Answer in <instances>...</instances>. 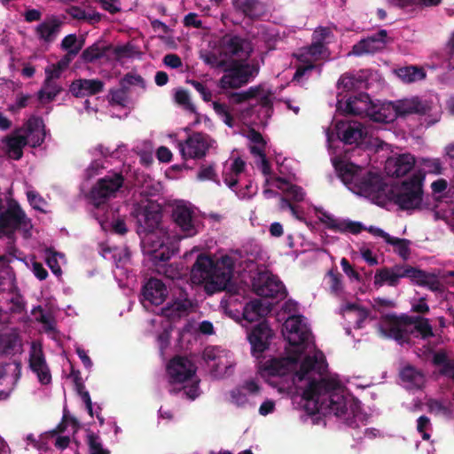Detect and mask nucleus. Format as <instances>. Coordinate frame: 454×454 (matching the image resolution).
Segmentation results:
<instances>
[{"instance_id":"nucleus-50","label":"nucleus","mask_w":454,"mask_h":454,"mask_svg":"<svg viewBox=\"0 0 454 454\" xmlns=\"http://www.w3.org/2000/svg\"><path fill=\"white\" fill-rule=\"evenodd\" d=\"M197 177L200 181L210 180L217 184H220V181L215 171V163H211L209 165H201L197 174Z\"/></svg>"},{"instance_id":"nucleus-43","label":"nucleus","mask_w":454,"mask_h":454,"mask_svg":"<svg viewBox=\"0 0 454 454\" xmlns=\"http://www.w3.org/2000/svg\"><path fill=\"white\" fill-rule=\"evenodd\" d=\"M391 4L401 9L413 7H433L442 3V0H390Z\"/></svg>"},{"instance_id":"nucleus-28","label":"nucleus","mask_w":454,"mask_h":454,"mask_svg":"<svg viewBox=\"0 0 454 454\" xmlns=\"http://www.w3.org/2000/svg\"><path fill=\"white\" fill-rule=\"evenodd\" d=\"M105 83L99 79H77L72 82L69 91L75 98L97 95L103 91Z\"/></svg>"},{"instance_id":"nucleus-38","label":"nucleus","mask_w":454,"mask_h":454,"mask_svg":"<svg viewBox=\"0 0 454 454\" xmlns=\"http://www.w3.org/2000/svg\"><path fill=\"white\" fill-rule=\"evenodd\" d=\"M270 310L269 306H265L260 300L254 299L244 306L242 316L245 320L252 323L266 316Z\"/></svg>"},{"instance_id":"nucleus-3","label":"nucleus","mask_w":454,"mask_h":454,"mask_svg":"<svg viewBox=\"0 0 454 454\" xmlns=\"http://www.w3.org/2000/svg\"><path fill=\"white\" fill-rule=\"evenodd\" d=\"M425 174L419 170L410 177L388 186L385 198L402 211H418L425 207L424 204Z\"/></svg>"},{"instance_id":"nucleus-45","label":"nucleus","mask_w":454,"mask_h":454,"mask_svg":"<svg viewBox=\"0 0 454 454\" xmlns=\"http://www.w3.org/2000/svg\"><path fill=\"white\" fill-rule=\"evenodd\" d=\"M84 44V40L78 42L75 34H70L65 36L61 42V48L67 51L69 55L76 56L82 50Z\"/></svg>"},{"instance_id":"nucleus-13","label":"nucleus","mask_w":454,"mask_h":454,"mask_svg":"<svg viewBox=\"0 0 454 454\" xmlns=\"http://www.w3.org/2000/svg\"><path fill=\"white\" fill-rule=\"evenodd\" d=\"M218 51L224 58L235 59L234 57H237L246 60L250 57L252 47L247 39L237 35L226 34L219 42Z\"/></svg>"},{"instance_id":"nucleus-57","label":"nucleus","mask_w":454,"mask_h":454,"mask_svg":"<svg viewBox=\"0 0 454 454\" xmlns=\"http://www.w3.org/2000/svg\"><path fill=\"white\" fill-rule=\"evenodd\" d=\"M43 126V128L44 127L43 125V121L41 117H37V116H31L25 123H24V126H23V129L25 130L26 132V135L25 136H27V137L32 135V134H35V131L41 127Z\"/></svg>"},{"instance_id":"nucleus-29","label":"nucleus","mask_w":454,"mask_h":454,"mask_svg":"<svg viewBox=\"0 0 454 454\" xmlns=\"http://www.w3.org/2000/svg\"><path fill=\"white\" fill-rule=\"evenodd\" d=\"M394 104L396 117H404L410 114L425 115L431 110L427 102L423 101L419 98L399 100Z\"/></svg>"},{"instance_id":"nucleus-61","label":"nucleus","mask_w":454,"mask_h":454,"mask_svg":"<svg viewBox=\"0 0 454 454\" xmlns=\"http://www.w3.org/2000/svg\"><path fill=\"white\" fill-rule=\"evenodd\" d=\"M67 13L77 20H91L93 18L79 6H71L67 9Z\"/></svg>"},{"instance_id":"nucleus-58","label":"nucleus","mask_w":454,"mask_h":454,"mask_svg":"<svg viewBox=\"0 0 454 454\" xmlns=\"http://www.w3.org/2000/svg\"><path fill=\"white\" fill-rule=\"evenodd\" d=\"M108 97V101L111 105L125 106L126 103L128 102V97L125 95V92H123L122 90L111 89Z\"/></svg>"},{"instance_id":"nucleus-33","label":"nucleus","mask_w":454,"mask_h":454,"mask_svg":"<svg viewBox=\"0 0 454 454\" xmlns=\"http://www.w3.org/2000/svg\"><path fill=\"white\" fill-rule=\"evenodd\" d=\"M333 166L338 176L346 184L354 186L356 179L358 178L361 174L363 168L352 163L343 160H338L333 162Z\"/></svg>"},{"instance_id":"nucleus-23","label":"nucleus","mask_w":454,"mask_h":454,"mask_svg":"<svg viewBox=\"0 0 454 454\" xmlns=\"http://www.w3.org/2000/svg\"><path fill=\"white\" fill-rule=\"evenodd\" d=\"M284 327L288 333V342L290 345L298 347L305 344L309 338V331L306 325L302 324L301 316H291L285 324Z\"/></svg>"},{"instance_id":"nucleus-9","label":"nucleus","mask_w":454,"mask_h":454,"mask_svg":"<svg viewBox=\"0 0 454 454\" xmlns=\"http://www.w3.org/2000/svg\"><path fill=\"white\" fill-rule=\"evenodd\" d=\"M327 407L329 411L336 417L343 418L346 423L354 427L356 419L361 417V403L358 399L337 393H332L329 395Z\"/></svg>"},{"instance_id":"nucleus-44","label":"nucleus","mask_w":454,"mask_h":454,"mask_svg":"<svg viewBox=\"0 0 454 454\" xmlns=\"http://www.w3.org/2000/svg\"><path fill=\"white\" fill-rule=\"evenodd\" d=\"M420 165L423 168V171L421 172L425 175H442L444 170L442 162L438 158H421Z\"/></svg>"},{"instance_id":"nucleus-37","label":"nucleus","mask_w":454,"mask_h":454,"mask_svg":"<svg viewBox=\"0 0 454 454\" xmlns=\"http://www.w3.org/2000/svg\"><path fill=\"white\" fill-rule=\"evenodd\" d=\"M411 280L420 286H427L431 291H441L442 285L434 274L412 267Z\"/></svg>"},{"instance_id":"nucleus-10","label":"nucleus","mask_w":454,"mask_h":454,"mask_svg":"<svg viewBox=\"0 0 454 454\" xmlns=\"http://www.w3.org/2000/svg\"><path fill=\"white\" fill-rule=\"evenodd\" d=\"M253 291L255 294L265 298L283 300L287 292L282 281L269 271H260L253 278Z\"/></svg>"},{"instance_id":"nucleus-25","label":"nucleus","mask_w":454,"mask_h":454,"mask_svg":"<svg viewBox=\"0 0 454 454\" xmlns=\"http://www.w3.org/2000/svg\"><path fill=\"white\" fill-rule=\"evenodd\" d=\"M172 218L185 236L192 237L197 233L194 224V212L190 207L184 204H177L173 208Z\"/></svg>"},{"instance_id":"nucleus-17","label":"nucleus","mask_w":454,"mask_h":454,"mask_svg":"<svg viewBox=\"0 0 454 454\" xmlns=\"http://www.w3.org/2000/svg\"><path fill=\"white\" fill-rule=\"evenodd\" d=\"M373 103L369 94L360 92L349 97L343 104L341 101H338V109L345 114L369 118L371 111L373 109Z\"/></svg>"},{"instance_id":"nucleus-51","label":"nucleus","mask_w":454,"mask_h":454,"mask_svg":"<svg viewBox=\"0 0 454 454\" xmlns=\"http://www.w3.org/2000/svg\"><path fill=\"white\" fill-rule=\"evenodd\" d=\"M87 443L90 454H110L108 450H105L99 442V437L95 433L90 432L87 435Z\"/></svg>"},{"instance_id":"nucleus-59","label":"nucleus","mask_w":454,"mask_h":454,"mask_svg":"<svg viewBox=\"0 0 454 454\" xmlns=\"http://www.w3.org/2000/svg\"><path fill=\"white\" fill-rule=\"evenodd\" d=\"M186 82L191 84L200 94L205 102L212 100V92L203 82L196 80H187Z\"/></svg>"},{"instance_id":"nucleus-12","label":"nucleus","mask_w":454,"mask_h":454,"mask_svg":"<svg viewBox=\"0 0 454 454\" xmlns=\"http://www.w3.org/2000/svg\"><path fill=\"white\" fill-rule=\"evenodd\" d=\"M356 183L350 189L362 196L379 199L385 196V191L388 186L383 182L381 176L372 171L363 169Z\"/></svg>"},{"instance_id":"nucleus-52","label":"nucleus","mask_w":454,"mask_h":454,"mask_svg":"<svg viewBox=\"0 0 454 454\" xmlns=\"http://www.w3.org/2000/svg\"><path fill=\"white\" fill-rule=\"evenodd\" d=\"M175 100L186 110L192 113L196 112L195 106L191 102L190 95L187 90L184 89L177 90L175 93Z\"/></svg>"},{"instance_id":"nucleus-53","label":"nucleus","mask_w":454,"mask_h":454,"mask_svg":"<svg viewBox=\"0 0 454 454\" xmlns=\"http://www.w3.org/2000/svg\"><path fill=\"white\" fill-rule=\"evenodd\" d=\"M1 237H5L8 239L4 254H7L12 261L13 259L22 260V253L16 247V235L12 234V237L10 235H1Z\"/></svg>"},{"instance_id":"nucleus-39","label":"nucleus","mask_w":454,"mask_h":454,"mask_svg":"<svg viewBox=\"0 0 454 454\" xmlns=\"http://www.w3.org/2000/svg\"><path fill=\"white\" fill-rule=\"evenodd\" d=\"M112 48L111 44H105L103 42L98 41L83 50L81 59L85 63H93L102 59Z\"/></svg>"},{"instance_id":"nucleus-16","label":"nucleus","mask_w":454,"mask_h":454,"mask_svg":"<svg viewBox=\"0 0 454 454\" xmlns=\"http://www.w3.org/2000/svg\"><path fill=\"white\" fill-rule=\"evenodd\" d=\"M392 42L388 36L387 31L380 29L377 33L361 39L353 45L351 54L355 56H363L364 54H373L382 51L386 46Z\"/></svg>"},{"instance_id":"nucleus-40","label":"nucleus","mask_w":454,"mask_h":454,"mask_svg":"<svg viewBox=\"0 0 454 454\" xmlns=\"http://www.w3.org/2000/svg\"><path fill=\"white\" fill-rule=\"evenodd\" d=\"M365 81L361 75L345 73L338 80L337 87L339 90H342L343 91H350L361 89Z\"/></svg>"},{"instance_id":"nucleus-5","label":"nucleus","mask_w":454,"mask_h":454,"mask_svg":"<svg viewBox=\"0 0 454 454\" xmlns=\"http://www.w3.org/2000/svg\"><path fill=\"white\" fill-rule=\"evenodd\" d=\"M160 232V235L158 238H156V235L151 234L144 239L143 243L147 247V253L150 254L156 271L164 274L168 278H174V276L168 274L171 265H168V262L171 258L172 252L166 246V242L168 241L169 236L166 231Z\"/></svg>"},{"instance_id":"nucleus-54","label":"nucleus","mask_w":454,"mask_h":454,"mask_svg":"<svg viewBox=\"0 0 454 454\" xmlns=\"http://www.w3.org/2000/svg\"><path fill=\"white\" fill-rule=\"evenodd\" d=\"M333 36V35L329 27H319L313 32L312 41L327 46V44L330 43L329 39Z\"/></svg>"},{"instance_id":"nucleus-35","label":"nucleus","mask_w":454,"mask_h":454,"mask_svg":"<svg viewBox=\"0 0 454 454\" xmlns=\"http://www.w3.org/2000/svg\"><path fill=\"white\" fill-rule=\"evenodd\" d=\"M21 347V340L16 332L11 331L0 334V355H15L20 352Z\"/></svg>"},{"instance_id":"nucleus-46","label":"nucleus","mask_w":454,"mask_h":454,"mask_svg":"<svg viewBox=\"0 0 454 454\" xmlns=\"http://www.w3.org/2000/svg\"><path fill=\"white\" fill-rule=\"evenodd\" d=\"M413 322L412 330L420 333L423 339H427L434 335L433 329L427 318L421 317H412Z\"/></svg>"},{"instance_id":"nucleus-14","label":"nucleus","mask_w":454,"mask_h":454,"mask_svg":"<svg viewBox=\"0 0 454 454\" xmlns=\"http://www.w3.org/2000/svg\"><path fill=\"white\" fill-rule=\"evenodd\" d=\"M196 365L187 357L176 356L167 365L169 383L180 384L191 380L195 376Z\"/></svg>"},{"instance_id":"nucleus-7","label":"nucleus","mask_w":454,"mask_h":454,"mask_svg":"<svg viewBox=\"0 0 454 454\" xmlns=\"http://www.w3.org/2000/svg\"><path fill=\"white\" fill-rule=\"evenodd\" d=\"M135 217L137 223V234L141 237L142 242L151 234L156 235L158 238L160 235V231H164L159 229L161 223L162 211L161 207L157 203H148L145 207H141L136 210Z\"/></svg>"},{"instance_id":"nucleus-15","label":"nucleus","mask_w":454,"mask_h":454,"mask_svg":"<svg viewBox=\"0 0 454 454\" xmlns=\"http://www.w3.org/2000/svg\"><path fill=\"white\" fill-rule=\"evenodd\" d=\"M273 336L274 333L266 321L254 325L247 335L252 355L260 357L270 348Z\"/></svg>"},{"instance_id":"nucleus-31","label":"nucleus","mask_w":454,"mask_h":454,"mask_svg":"<svg viewBox=\"0 0 454 454\" xmlns=\"http://www.w3.org/2000/svg\"><path fill=\"white\" fill-rule=\"evenodd\" d=\"M29 367L36 374L40 383L43 385L51 383V374L41 348L38 350L34 348L30 353Z\"/></svg>"},{"instance_id":"nucleus-4","label":"nucleus","mask_w":454,"mask_h":454,"mask_svg":"<svg viewBox=\"0 0 454 454\" xmlns=\"http://www.w3.org/2000/svg\"><path fill=\"white\" fill-rule=\"evenodd\" d=\"M223 72L224 74L218 81V87L222 90L239 89L257 75L259 67L245 60L230 59Z\"/></svg>"},{"instance_id":"nucleus-27","label":"nucleus","mask_w":454,"mask_h":454,"mask_svg":"<svg viewBox=\"0 0 454 454\" xmlns=\"http://www.w3.org/2000/svg\"><path fill=\"white\" fill-rule=\"evenodd\" d=\"M320 222L323 223L327 229L338 231V232H350L352 234L360 233L364 227L359 222H353L350 220H340L335 218L333 215L328 212H322V215L319 218Z\"/></svg>"},{"instance_id":"nucleus-30","label":"nucleus","mask_w":454,"mask_h":454,"mask_svg":"<svg viewBox=\"0 0 454 454\" xmlns=\"http://www.w3.org/2000/svg\"><path fill=\"white\" fill-rule=\"evenodd\" d=\"M399 377L408 390H420L426 383L425 374L411 364H407L400 370Z\"/></svg>"},{"instance_id":"nucleus-36","label":"nucleus","mask_w":454,"mask_h":454,"mask_svg":"<svg viewBox=\"0 0 454 454\" xmlns=\"http://www.w3.org/2000/svg\"><path fill=\"white\" fill-rule=\"evenodd\" d=\"M394 103H373V109H372L369 115L370 120L376 122L388 123L396 118L395 109Z\"/></svg>"},{"instance_id":"nucleus-1","label":"nucleus","mask_w":454,"mask_h":454,"mask_svg":"<svg viewBox=\"0 0 454 454\" xmlns=\"http://www.w3.org/2000/svg\"><path fill=\"white\" fill-rule=\"evenodd\" d=\"M234 269L233 259L223 255L215 261L206 254L198 255L192 270L191 281L195 285H205L207 292L224 290L230 283Z\"/></svg>"},{"instance_id":"nucleus-47","label":"nucleus","mask_w":454,"mask_h":454,"mask_svg":"<svg viewBox=\"0 0 454 454\" xmlns=\"http://www.w3.org/2000/svg\"><path fill=\"white\" fill-rule=\"evenodd\" d=\"M201 59L205 64L210 66L213 68H221L223 71L228 64L230 59L224 58L223 55H221V52H207L201 55Z\"/></svg>"},{"instance_id":"nucleus-62","label":"nucleus","mask_w":454,"mask_h":454,"mask_svg":"<svg viewBox=\"0 0 454 454\" xmlns=\"http://www.w3.org/2000/svg\"><path fill=\"white\" fill-rule=\"evenodd\" d=\"M124 83H128L129 86H135L137 85L141 87L142 89H145V79L137 74L135 73H127L124 76Z\"/></svg>"},{"instance_id":"nucleus-56","label":"nucleus","mask_w":454,"mask_h":454,"mask_svg":"<svg viewBox=\"0 0 454 454\" xmlns=\"http://www.w3.org/2000/svg\"><path fill=\"white\" fill-rule=\"evenodd\" d=\"M307 53L318 59L325 55H329V50L327 46L312 41L311 44L307 48Z\"/></svg>"},{"instance_id":"nucleus-18","label":"nucleus","mask_w":454,"mask_h":454,"mask_svg":"<svg viewBox=\"0 0 454 454\" xmlns=\"http://www.w3.org/2000/svg\"><path fill=\"white\" fill-rule=\"evenodd\" d=\"M412 266L395 265L378 269L374 276V286L380 287L387 284L389 286H397L402 278H411Z\"/></svg>"},{"instance_id":"nucleus-48","label":"nucleus","mask_w":454,"mask_h":454,"mask_svg":"<svg viewBox=\"0 0 454 454\" xmlns=\"http://www.w3.org/2000/svg\"><path fill=\"white\" fill-rule=\"evenodd\" d=\"M262 90L261 86H252L247 90L241 92H232L230 94V99L235 104H241L256 98Z\"/></svg>"},{"instance_id":"nucleus-24","label":"nucleus","mask_w":454,"mask_h":454,"mask_svg":"<svg viewBox=\"0 0 454 454\" xmlns=\"http://www.w3.org/2000/svg\"><path fill=\"white\" fill-rule=\"evenodd\" d=\"M236 12L241 13L250 20H259L266 15L267 4L261 0H231Z\"/></svg>"},{"instance_id":"nucleus-11","label":"nucleus","mask_w":454,"mask_h":454,"mask_svg":"<svg viewBox=\"0 0 454 454\" xmlns=\"http://www.w3.org/2000/svg\"><path fill=\"white\" fill-rule=\"evenodd\" d=\"M215 144V140L209 135L193 132L184 142H179L178 146L184 160L202 159Z\"/></svg>"},{"instance_id":"nucleus-55","label":"nucleus","mask_w":454,"mask_h":454,"mask_svg":"<svg viewBox=\"0 0 454 454\" xmlns=\"http://www.w3.org/2000/svg\"><path fill=\"white\" fill-rule=\"evenodd\" d=\"M342 311H356L358 312V320H357V327L361 328L363 322L368 317V311L364 308L360 307L356 303L348 302L341 308Z\"/></svg>"},{"instance_id":"nucleus-49","label":"nucleus","mask_w":454,"mask_h":454,"mask_svg":"<svg viewBox=\"0 0 454 454\" xmlns=\"http://www.w3.org/2000/svg\"><path fill=\"white\" fill-rule=\"evenodd\" d=\"M411 243L409 239L393 237L387 244L394 246L395 252L403 260H407L411 254Z\"/></svg>"},{"instance_id":"nucleus-26","label":"nucleus","mask_w":454,"mask_h":454,"mask_svg":"<svg viewBox=\"0 0 454 454\" xmlns=\"http://www.w3.org/2000/svg\"><path fill=\"white\" fill-rule=\"evenodd\" d=\"M168 294L166 285L156 278H150L142 288L144 300L155 306L162 304Z\"/></svg>"},{"instance_id":"nucleus-32","label":"nucleus","mask_w":454,"mask_h":454,"mask_svg":"<svg viewBox=\"0 0 454 454\" xmlns=\"http://www.w3.org/2000/svg\"><path fill=\"white\" fill-rule=\"evenodd\" d=\"M63 25V22L56 16H51L35 27L38 38L45 43L53 42Z\"/></svg>"},{"instance_id":"nucleus-19","label":"nucleus","mask_w":454,"mask_h":454,"mask_svg":"<svg viewBox=\"0 0 454 454\" xmlns=\"http://www.w3.org/2000/svg\"><path fill=\"white\" fill-rule=\"evenodd\" d=\"M416 163L415 157L411 153H401L388 157L385 162V172L391 177H402L411 172Z\"/></svg>"},{"instance_id":"nucleus-2","label":"nucleus","mask_w":454,"mask_h":454,"mask_svg":"<svg viewBox=\"0 0 454 454\" xmlns=\"http://www.w3.org/2000/svg\"><path fill=\"white\" fill-rule=\"evenodd\" d=\"M325 359H318L317 356H307L300 364V368L295 372L293 377V382L294 385H298L306 379L312 371H317L321 374L325 367ZM337 383L332 380L321 379L317 380L315 379H309L307 387L301 392V397L308 403H312L313 408L309 411V413L313 414L317 411V403L319 397L323 394H329L331 391L336 388Z\"/></svg>"},{"instance_id":"nucleus-22","label":"nucleus","mask_w":454,"mask_h":454,"mask_svg":"<svg viewBox=\"0 0 454 454\" xmlns=\"http://www.w3.org/2000/svg\"><path fill=\"white\" fill-rule=\"evenodd\" d=\"M22 129H15L1 139L2 151L12 160H19L23 156V149L28 145L27 136L20 135Z\"/></svg>"},{"instance_id":"nucleus-63","label":"nucleus","mask_w":454,"mask_h":454,"mask_svg":"<svg viewBox=\"0 0 454 454\" xmlns=\"http://www.w3.org/2000/svg\"><path fill=\"white\" fill-rule=\"evenodd\" d=\"M286 192L294 201L300 202L304 200L305 192L301 186L295 184H289Z\"/></svg>"},{"instance_id":"nucleus-60","label":"nucleus","mask_w":454,"mask_h":454,"mask_svg":"<svg viewBox=\"0 0 454 454\" xmlns=\"http://www.w3.org/2000/svg\"><path fill=\"white\" fill-rule=\"evenodd\" d=\"M427 405L429 411L435 414H448L450 412L449 408L442 402L437 399L427 400Z\"/></svg>"},{"instance_id":"nucleus-8","label":"nucleus","mask_w":454,"mask_h":454,"mask_svg":"<svg viewBox=\"0 0 454 454\" xmlns=\"http://www.w3.org/2000/svg\"><path fill=\"white\" fill-rule=\"evenodd\" d=\"M124 181L125 178L121 172H109L104 177L99 178L90 192L93 205L99 207L101 205H105L109 199L115 197Z\"/></svg>"},{"instance_id":"nucleus-41","label":"nucleus","mask_w":454,"mask_h":454,"mask_svg":"<svg viewBox=\"0 0 454 454\" xmlns=\"http://www.w3.org/2000/svg\"><path fill=\"white\" fill-rule=\"evenodd\" d=\"M396 74L403 82L407 83L420 81L426 77L425 70L416 66L400 67L397 69Z\"/></svg>"},{"instance_id":"nucleus-20","label":"nucleus","mask_w":454,"mask_h":454,"mask_svg":"<svg viewBox=\"0 0 454 454\" xmlns=\"http://www.w3.org/2000/svg\"><path fill=\"white\" fill-rule=\"evenodd\" d=\"M338 138L346 145H359L363 142L366 131L360 122L339 121L335 124Z\"/></svg>"},{"instance_id":"nucleus-64","label":"nucleus","mask_w":454,"mask_h":454,"mask_svg":"<svg viewBox=\"0 0 454 454\" xmlns=\"http://www.w3.org/2000/svg\"><path fill=\"white\" fill-rule=\"evenodd\" d=\"M330 278V287L333 293H338L341 290V275L338 271L330 270L328 272Z\"/></svg>"},{"instance_id":"nucleus-21","label":"nucleus","mask_w":454,"mask_h":454,"mask_svg":"<svg viewBox=\"0 0 454 454\" xmlns=\"http://www.w3.org/2000/svg\"><path fill=\"white\" fill-rule=\"evenodd\" d=\"M192 307V302L188 298V294L184 289L179 288L178 295L161 309V315L168 319L175 320L188 315Z\"/></svg>"},{"instance_id":"nucleus-42","label":"nucleus","mask_w":454,"mask_h":454,"mask_svg":"<svg viewBox=\"0 0 454 454\" xmlns=\"http://www.w3.org/2000/svg\"><path fill=\"white\" fill-rule=\"evenodd\" d=\"M62 90L63 88L57 82L44 80L42 89L37 92L38 99L51 102Z\"/></svg>"},{"instance_id":"nucleus-34","label":"nucleus","mask_w":454,"mask_h":454,"mask_svg":"<svg viewBox=\"0 0 454 454\" xmlns=\"http://www.w3.org/2000/svg\"><path fill=\"white\" fill-rule=\"evenodd\" d=\"M294 364V360L292 358H273L270 361L266 362L263 366V371L272 377L276 376H286L287 375L292 369V366Z\"/></svg>"},{"instance_id":"nucleus-6","label":"nucleus","mask_w":454,"mask_h":454,"mask_svg":"<svg viewBox=\"0 0 454 454\" xmlns=\"http://www.w3.org/2000/svg\"><path fill=\"white\" fill-rule=\"evenodd\" d=\"M413 322L411 316L406 314H386L381 317L380 332L385 337L393 339L399 344L408 343L413 333Z\"/></svg>"}]
</instances>
